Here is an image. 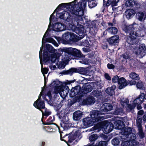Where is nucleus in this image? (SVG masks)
<instances>
[{
    "mask_svg": "<svg viewBox=\"0 0 146 146\" xmlns=\"http://www.w3.org/2000/svg\"><path fill=\"white\" fill-rule=\"evenodd\" d=\"M92 90V86L88 83L83 84L80 83V85L72 87L70 90L69 96L70 98H74L70 100V105L72 106L76 102H80L84 95L90 92Z\"/></svg>",
    "mask_w": 146,
    "mask_h": 146,
    "instance_id": "obj_1",
    "label": "nucleus"
},
{
    "mask_svg": "<svg viewBox=\"0 0 146 146\" xmlns=\"http://www.w3.org/2000/svg\"><path fill=\"white\" fill-rule=\"evenodd\" d=\"M102 115L101 112L98 110H93L91 111L90 117L88 116L82 119V123L78 122L77 126L80 129H85L93 125L94 126L99 122L103 120L104 118L100 116Z\"/></svg>",
    "mask_w": 146,
    "mask_h": 146,
    "instance_id": "obj_2",
    "label": "nucleus"
},
{
    "mask_svg": "<svg viewBox=\"0 0 146 146\" xmlns=\"http://www.w3.org/2000/svg\"><path fill=\"white\" fill-rule=\"evenodd\" d=\"M136 23L134 22L129 25H123L122 26L123 31L127 34L129 35L125 37L126 42L130 45L136 44L137 43V37L139 36L138 34L135 31V25H137Z\"/></svg>",
    "mask_w": 146,
    "mask_h": 146,
    "instance_id": "obj_3",
    "label": "nucleus"
},
{
    "mask_svg": "<svg viewBox=\"0 0 146 146\" xmlns=\"http://www.w3.org/2000/svg\"><path fill=\"white\" fill-rule=\"evenodd\" d=\"M102 121L99 122L92 128L93 130L99 132L102 129H104L106 133L110 132L114 128L112 122L108 120Z\"/></svg>",
    "mask_w": 146,
    "mask_h": 146,
    "instance_id": "obj_4",
    "label": "nucleus"
},
{
    "mask_svg": "<svg viewBox=\"0 0 146 146\" xmlns=\"http://www.w3.org/2000/svg\"><path fill=\"white\" fill-rule=\"evenodd\" d=\"M45 50H44L42 54V62L44 64L50 62V57L49 53H51V55L55 51V49L51 45L49 44H46Z\"/></svg>",
    "mask_w": 146,
    "mask_h": 146,
    "instance_id": "obj_5",
    "label": "nucleus"
},
{
    "mask_svg": "<svg viewBox=\"0 0 146 146\" xmlns=\"http://www.w3.org/2000/svg\"><path fill=\"white\" fill-rule=\"evenodd\" d=\"M76 16L75 19L77 22V25L76 26L74 31L79 36H81V37L83 38L85 35L84 28L83 25L80 24L79 23L84 24L83 19H84V18L82 17L83 16H82V19L81 20L80 19H78L77 15Z\"/></svg>",
    "mask_w": 146,
    "mask_h": 146,
    "instance_id": "obj_6",
    "label": "nucleus"
},
{
    "mask_svg": "<svg viewBox=\"0 0 146 146\" xmlns=\"http://www.w3.org/2000/svg\"><path fill=\"white\" fill-rule=\"evenodd\" d=\"M76 6H74L73 3H65L60 4L55 10V11L57 10H60L62 8H66L68 9L69 11L72 14L78 16L77 11L76 10Z\"/></svg>",
    "mask_w": 146,
    "mask_h": 146,
    "instance_id": "obj_7",
    "label": "nucleus"
},
{
    "mask_svg": "<svg viewBox=\"0 0 146 146\" xmlns=\"http://www.w3.org/2000/svg\"><path fill=\"white\" fill-rule=\"evenodd\" d=\"M64 52L77 58H85V55L81 53L80 50L75 48L72 47L65 48Z\"/></svg>",
    "mask_w": 146,
    "mask_h": 146,
    "instance_id": "obj_8",
    "label": "nucleus"
},
{
    "mask_svg": "<svg viewBox=\"0 0 146 146\" xmlns=\"http://www.w3.org/2000/svg\"><path fill=\"white\" fill-rule=\"evenodd\" d=\"M86 72V68L82 67L71 68L67 70L63 71L62 74L64 75L70 74L72 75L73 73H78L80 74H84Z\"/></svg>",
    "mask_w": 146,
    "mask_h": 146,
    "instance_id": "obj_9",
    "label": "nucleus"
},
{
    "mask_svg": "<svg viewBox=\"0 0 146 146\" xmlns=\"http://www.w3.org/2000/svg\"><path fill=\"white\" fill-rule=\"evenodd\" d=\"M59 82L54 81L51 83V85L53 87H54V91L55 92H60V90H67L69 91L70 89L68 86L66 85L65 84V85H62L61 86L59 85Z\"/></svg>",
    "mask_w": 146,
    "mask_h": 146,
    "instance_id": "obj_10",
    "label": "nucleus"
},
{
    "mask_svg": "<svg viewBox=\"0 0 146 146\" xmlns=\"http://www.w3.org/2000/svg\"><path fill=\"white\" fill-rule=\"evenodd\" d=\"M65 48L58 49V51L56 53L55 52L54 53H52L51 55V61L52 63H55L57 62L56 63V65H58V63L57 62L58 61L59 59V57L61 55L62 52H64Z\"/></svg>",
    "mask_w": 146,
    "mask_h": 146,
    "instance_id": "obj_11",
    "label": "nucleus"
},
{
    "mask_svg": "<svg viewBox=\"0 0 146 146\" xmlns=\"http://www.w3.org/2000/svg\"><path fill=\"white\" fill-rule=\"evenodd\" d=\"M41 95L38 96V99L34 102L33 104L34 107L40 111L45 108L44 101L42 100Z\"/></svg>",
    "mask_w": 146,
    "mask_h": 146,
    "instance_id": "obj_12",
    "label": "nucleus"
},
{
    "mask_svg": "<svg viewBox=\"0 0 146 146\" xmlns=\"http://www.w3.org/2000/svg\"><path fill=\"white\" fill-rule=\"evenodd\" d=\"M114 128L115 129L122 130L125 128V124L122 121L115 119L112 121Z\"/></svg>",
    "mask_w": 146,
    "mask_h": 146,
    "instance_id": "obj_13",
    "label": "nucleus"
},
{
    "mask_svg": "<svg viewBox=\"0 0 146 146\" xmlns=\"http://www.w3.org/2000/svg\"><path fill=\"white\" fill-rule=\"evenodd\" d=\"M66 29V26L60 23H57L53 26V31L56 32L62 31Z\"/></svg>",
    "mask_w": 146,
    "mask_h": 146,
    "instance_id": "obj_14",
    "label": "nucleus"
},
{
    "mask_svg": "<svg viewBox=\"0 0 146 146\" xmlns=\"http://www.w3.org/2000/svg\"><path fill=\"white\" fill-rule=\"evenodd\" d=\"M130 78L132 79L131 81L128 80L130 86L135 85L136 84L135 80H138L139 79V77L138 74L134 72H131L129 74Z\"/></svg>",
    "mask_w": 146,
    "mask_h": 146,
    "instance_id": "obj_15",
    "label": "nucleus"
},
{
    "mask_svg": "<svg viewBox=\"0 0 146 146\" xmlns=\"http://www.w3.org/2000/svg\"><path fill=\"white\" fill-rule=\"evenodd\" d=\"M95 102V98L93 96L89 95L86 99L83 100L82 104L83 105H90L94 104Z\"/></svg>",
    "mask_w": 146,
    "mask_h": 146,
    "instance_id": "obj_16",
    "label": "nucleus"
},
{
    "mask_svg": "<svg viewBox=\"0 0 146 146\" xmlns=\"http://www.w3.org/2000/svg\"><path fill=\"white\" fill-rule=\"evenodd\" d=\"M119 0H103V6L104 7H107L110 5L112 7L117 6Z\"/></svg>",
    "mask_w": 146,
    "mask_h": 146,
    "instance_id": "obj_17",
    "label": "nucleus"
},
{
    "mask_svg": "<svg viewBox=\"0 0 146 146\" xmlns=\"http://www.w3.org/2000/svg\"><path fill=\"white\" fill-rule=\"evenodd\" d=\"M125 1V5L128 7L133 8L138 7L139 4L137 1L134 0H124Z\"/></svg>",
    "mask_w": 146,
    "mask_h": 146,
    "instance_id": "obj_18",
    "label": "nucleus"
},
{
    "mask_svg": "<svg viewBox=\"0 0 146 146\" xmlns=\"http://www.w3.org/2000/svg\"><path fill=\"white\" fill-rule=\"evenodd\" d=\"M119 36L118 35H114L107 39V41L109 44L111 46H115L118 42Z\"/></svg>",
    "mask_w": 146,
    "mask_h": 146,
    "instance_id": "obj_19",
    "label": "nucleus"
},
{
    "mask_svg": "<svg viewBox=\"0 0 146 146\" xmlns=\"http://www.w3.org/2000/svg\"><path fill=\"white\" fill-rule=\"evenodd\" d=\"M118 83L119 86L118 88L119 89H122L129 84V82H127L126 79L123 77H121L119 78Z\"/></svg>",
    "mask_w": 146,
    "mask_h": 146,
    "instance_id": "obj_20",
    "label": "nucleus"
},
{
    "mask_svg": "<svg viewBox=\"0 0 146 146\" xmlns=\"http://www.w3.org/2000/svg\"><path fill=\"white\" fill-rule=\"evenodd\" d=\"M42 48L41 47L39 51V58L40 59V63L41 65V72L43 74H46L49 70L48 68H43V65L42 64Z\"/></svg>",
    "mask_w": 146,
    "mask_h": 146,
    "instance_id": "obj_21",
    "label": "nucleus"
},
{
    "mask_svg": "<svg viewBox=\"0 0 146 146\" xmlns=\"http://www.w3.org/2000/svg\"><path fill=\"white\" fill-rule=\"evenodd\" d=\"M113 106L111 104L105 103L103 104L100 109L101 111H108L111 110Z\"/></svg>",
    "mask_w": 146,
    "mask_h": 146,
    "instance_id": "obj_22",
    "label": "nucleus"
},
{
    "mask_svg": "<svg viewBox=\"0 0 146 146\" xmlns=\"http://www.w3.org/2000/svg\"><path fill=\"white\" fill-rule=\"evenodd\" d=\"M135 13V11L133 9H127L125 12V15L127 19L129 20L132 18Z\"/></svg>",
    "mask_w": 146,
    "mask_h": 146,
    "instance_id": "obj_23",
    "label": "nucleus"
},
{
    "mask_svg": "<svg viewBox=\"0 0 146 146\" xmlns=\"http://www.w3.org/2000/svg\"><path fill=\"white\" fill-rule=\"evenodd\" d=\"M146 52V48L144 44L140 45L139 48L135 51V54L137 55H142L143 53Z\"/></svg>",
    "mask_w": 146,
    "mask_h": 146,
    "instance_id": "obj_24",
    "label": "nucleus"
},
{
    "mask_svg": "<svg viewBox=\"0 0 146 146\" xmlns=\"http://www.w3.org/2000/svg\"><path fill=\"white\" fill-rule=\"evenodd\" d=\"M47 31L45 33L42 40V46L41 47L42 48V46H44L45 45V43L46 42H48L50 43H53V42H54V39L51 37L47 38H46V35L47 34Z\"/></svg>",
    "mask_w": 146,
    "mask_h": 146,
    "instance_id": "obj_25",
    "label": "nucleus"
},
{
    "mask_svg": "<svg viewBox=\"0 0 146 146\" xmlns=\"http://www.w3.org/2000/svg\"><path fill=\"white\" fill-rule=\"evenodd\" d=\"M60 125L63 130H67L70 128V123L68 120H62Z\"/></svg>",
    "mask_w": 146,
    "mask_h": 146,
    "instance_id": "obj_26",
    "label": "nucleus"
},
{
    "mask_svg": "<svg viewBox=\"0 0 146 146\" xmlns=\"http://www.w3.org/2000/svg\"><path fill=\"white\" fill-rule=\"evenodd\" d=\"M82 113L81 111H77L73 113V118L75 121H78L81 118Z\"/></svg>",
    "mask_w": 146,
    "mask_h": 146,
    "instance_id": "obj_27",
    "label": "nucleus"
},
{
    "mask_svg": "<svg viewBox=\"0 0 146 146\" xmlns=\"http://www.w3.org/2000/svg\"><path fill=\"white\" fill-rule=\"evenodd\" d=\"M70 38L69 42H76L78 41V40L76 35L72 33H70Z\"/></svg>",
    "mask_w": 146,
    "mask_h": 146,
    "instance_id": "obj_28",
    "label": "nucleus"
},
{
    "mask_svg": "<svg viewBox=\"0 0 146 146\" xmlns=\"http://www.w3.org/2000/svg\"><path fill=\"white\" fill-rule=\"evenodd\" d=\"M115 87L112 86L111 87L107 88L106 90V92L109 96H113L115 93L114 89Z\"/></svg>",
    "mask_w": 146,
    "mask_h": 146,
    "instance_id": "obj_29",
    "label": "nucleus"
},
{
    "mask_svg": "<svg viewBox=\"0 0 146 146\" xmlns=\"http://www.w3.org/2000/svg\"><path fill=\"white\" fill-rule=\"evenodd\" d=\"M55 117L54 115L52 117L51 116H50L49 118L46 120V122H45V123H43V124L44 125H49L56 124L53 123V122L55 120Z\"/></svg>",
    "mask_w": 146,
    "mask_h": 146,
    "instance_id": "obj_30",
    "label": "nucleus"
},
{
    "mask_svg": "<svg viewBox=\"0 0 146 146\" xmlns=\"http://www.w3.org/2000/svg\"><path fill=\"white\" fill-rule=\"evenodd\" d=\"M47 96H48L49 100L48 102V104H50V105H53V104H54L55 102V101L54 100H52V94H51V91H49L47 93V94H46Z\"/></svg>",
    "mask_w": 146,
    "mask_h": 146,
    "instance_id": "obj_31",
    "label": "nucleus"
},
{
    "mask_svg": "<svg viewBox=\"0 0 146 146\" xmlns=\"http://www.w3.org/2000/svg\"><path fill=\"white\" fill-rule=\"evenodd\" d=\"M144 100L142 97L140 96V94L139 96L138 97L135 99L133 101V102L136 105L138 104H142Z\"/></svg>",
    "mask_w": 146,
    "mask_h": 146,
    "instance_id": "obj_32",
    "label": "nucleus"
},
{
    "mask_svg": "<svg viewBox=\"0 0 146 146\" xmlns=\"http://www.w3.org/2000/svg\"><path fill=\"white\" fill-rule=\"evenodd\" d=\"M138 134L139 135L140 138L143 139L145 137V134L144 133L142 127L138 128Z\"/></svg>",
    "mask_w": 146,
    "mask_h": 146,
    "instance_id": "obj_33",
    "label": "nucleus"
},
{
    "mask_svg": "<svg viewBox=\"0 0 146 146\" xmlns=\"http://www.w3.org/2000/svg\"><path fill=\"white\" fill-rule=\"evenodd\" d=\"M124 129V135L126 136H129L132 132V129L130 127H125Z\"/></svg>",
    "mask_w": 146,
    "mask_h": 146,
    "instance_id": "obj_34",
    "label": "nucleus"
},
{
    "mask_svg": "<svg viewBox=\"0 0 146 146\" xmlns=\"http://www.w3.org/2000/svg\"><path fill=\"white\" fill-rule=\"evenodd\" d=\"M54 125H56L58 129L59 132L60 134V139L61 140L66 135L67 133H65L66 131H65V130L61 131V129L56 124H54Z\"/></svg>",
    "mask_w": 146,
    "mask_h": 146,
    "instance_id": "obj_35",
    "label": "nucleus"
},
{
    "mask_svg": "<svg viewBox=\"0 0 146 146\" xmlns=\"http://www.w3.org/2000/svg\"><path fill=\"white\" fill-rule=\"evenodd\" d=\"M69 91L66 90H60V92H55L56 93H59L60 94L61 96L63 98H65L68 95Z\"/></svg>",
    "mask_w": 146,
    "mask_h": 146,
    "instance_id": "obj_36",
    "label": "nucleus"
},
{
    "mask_svg": "<svg viewBox=\"0 0 146 146\" xmlns=\"http://www.w3.org/2000/svg\"><path fill=\"white\" fill-rule=\"evenodd\" d=\"M112 144L114 146H116L120 143L119 139V138L115 137L112 139L111 141Z\"/></svg>",
    "mask_w": 146,
    "mask_h": 146,
    "instance_id": "obj_37",
    "label": "nucleus"
},
{
    "mask_svg": "<svg viewBox=\"0 0 146 146\" xmlns=\"http://www.w3.org/2000/svg\"><path fill=\"white\" fill-rule=\"evenodd\" d=\"M142 120V118L141 117L137 115L136 122V125L137 128L142 127L141 124Z\"/></svg>",
    "mask_w": 146,
    "mask_h": 146,
    "instance_id": "obj_38",
    "label": "nucleus"
},
{
    "mask_svg": "<svg viewBox=\"0 0 146 146\" xmlns=\"http://www.w3.org/2000/svg\"><path fill=\"white\" fill-rule=\"evenodd\" d=\"M102 92L100 91H99L98 90H94L92 92V94L93 96L97 98H98L101 96Z\"/></svg>",
    "mask_w": 146,
    "mask_h": 146,
    "instance_id": "obj_39",
    "label": "nucleus"
},
{
    "mask_svg": "<svg viewBox=\"0 0 146 146\" xmlns=\"http://www.w3.org/2000/svg\"><path fill=\"white\" fill-rule=\"evenodd\" d=\"M108 29L112 34L115 35L117 33L118 30L116 27H109Z\"/></svg>",
    "mask_w": 146,
    "mask_h": 146,
    "instance_id": "obj_40",
    "label": "nucleus"
},
{
    "mask_svg": "<svg viewBox=\"0 0 146 146\" xmlns=\"http://www.w3.org/2000/svg\"><path fill=\"white\" fill-rule=\"evenodd\" d=\"M70 33V32H67L63 34L62 35L63 38L67 41V42H68V41L69 42Z\"/></svg>",
    "mask_w": 146,
    "mask_h": 146,
    "instance_id": "obj_41",
    "label": "nucleus"
},
{
    "mask_svg": "<svg viewBox=\"0 0 146 146\" xmlns=\"http://www.w3.org/2000/svg\"><path fill=\"white\" fill-rule=\"evenodd\" d=\"M44 109L45 110L44 112L42 110H41L40 111L42 112V117H46L51 114V111H48L47 108H45V109Z\"/></svg>",
    "mask_w": 146,
    "mask_h": 146,
    "instance_id": "obj_42",
    "label": "nucleus"
},
{
    "mask_svg": "<svg viewBox=\"0 0 146 146\" xmlns=\"http://www.w3.org/2000/svg\"><path fill=\"white\" fill-rule=\"evenodd\" d=\"M144 15L143 12H139L136 14V17L139 21H142Z\"/></svg>",
    "mask_w": 146,
    "mask_h": 146,
    "instance_id": "obj_43",
    "label": "nucleus"
},
{
    "mask_svg": "<svg viewBox=\"0 0 146 146\" xmlns=\"http://www.w3.org/2000/svg\"><path fill=\"white\" fill-rule=\"evenodd\" d=\"M136 84L137 88L138 89L144 90L145 88L144 87V84L141 81H139Z\"/></svg>",
    "mask_w": 146,
    "mask_h": 146,
    "instance_id": "obj_44",
    "label": "nucleus"
},
{
    "mask_svg": "<svg viewBox=\"0 0 146 146\" xmlns=\"http://www.w3.org/2000/svg\"><path fill=\"white\" fill-rule=\"evenodd\" d=\"M108 143L105 141H98L95 146H107Z\"/></svg>",
    "mask_w": 146,
    "mask_h": 146,
    "instance_id": "obj_45",
    "label": "nucleus"
},
{
    "mask_svg": "<svg viewBox=\"0 0 146 146\" xmlns=\"http://www.w3.org/2000/svg\"><path fill=\"white\" fill-rule=\"evenodd\" d=\"M98 137L97 135L94 134L91 135L89 137V140L91 142L94 141L96 140Z\"/></svg>",
    "mask_w": 146,
    "mask_h": 146,
    "instance_id": "obj_46",
    "label": "nucleus"
},
{
    "mask_svg": "<svg viewBox=\"0 0 146 146\" xmlns=\"http://www.w3.org/2000/svg\"><path fill=\"white\" fill-rule=\"evenodd\" d=\"M75 139H76L73 134L70 133L68 134V142L70 143H72Z\"/></svg>",
    "mask_w": 146,
    "mask_h": 146,
    "instance_id": "obj_47",
    "label": "nucleus"
},
{
    "mask_svg": "<svg viewBox=\"0 0 146 146\" xmlns=\"http://www.w3.org/2000/svg\"><path fill=\"white\" fill-rule=\"evenodd\" d=\"M40 95H41V96L42 97V99L46 101L48 103L49 100L46 98V96H47L43 90H42L38 96H39Z\"/></svg>",
    "mask_w": 146,
    "mask_h": 146,
    "instance_id": "obj_48",
    "label": "nucleus"
},
{
    "mask_svg": "<svg viewBox=\"0 0 146 146\" xmlns=\"http://www.w3.org/2000/svg\"><path fill=\"white\" fill-rule=\"evenodd\" d=\"M81 45L86 47H89L90 45L87 40H84L81 42Z\"/></svg>",
    "mask_w": 146,
    "mask_h": 146,
    "instance_id": "obj_49",
    "label": "nucleus"
},
{
    "mask_svg": "<svg viewBox=\"0 0 146 146\" xmlns=\"http://www.w3.org/2000/svg\"><path fill=\"white\" fill-rule=\"evenodd\" d=\"M66 26V29H71V30H74L75 29V27H76V26L74 25V24H72L70 23H67Z\"/></svg>",
    "mask_w": 146,
    "mask_h": 146,
    "instance_id": "obj_50",
    "label": "nucleus"
},
{
    "mask_svg": "<svg viewBox=\"0 0 146 146\" xmlns=\"http://www.w3.org/2000/svg\"><path fill=\"white\" fill-rule=\"evenodd\" d=\"M136 106V104L133 102L132 105L131 104H128L127 105V108L130 111H131L134 109L135 107Z\"/></svg>",
    "mask_w": 146,
    "mask_h": 146,
    "instance_id": "obj_51",
    "label": "nucleus"
},
{
    "mask_svg": "<svg viewBox=\"0 0 146 146\" xmlns=\"http://www.w3.org/2000/svg\"><path fill=\"white\" fill-rule=\"evenodd\" d=\"M74 136L76 139H80L81 137H80L81 136V133L78 130H77L75 131L74 134H73Z\"/></svg>",
    "mask_w": 146,
    "mask_h": 146,
    "instance_id": "obj_52",
    "label": "nucleus"
},
{
    "mask_svg": "<svg viewBox=\"0 0 146 146\" xmlns=\"http://www.w3.org/2000/svg\"><path fill=\"white\" fill-rule=\"evenodd\" d=\"M133 137L134 138H135V139H133L130 140V141H129L130 142L129 146H136V141L135 140V136H133Z\"/></svg>",
    "mask_w": 146,
    "mask_h": 146,
    "instance_id": "obj_53",
    "label": "nucleus"
},
{
    "mask_svg": "<svg viewBox=\"0 0 146 146\" xmlns=\"http://www.w3.org/2000/svg\"><path fill=\"white\" fill-rule=\"evenodd\" d=\"M121 110L119 108H116L113 112V114L114 115H118L121 112Z\"/></svg>",
    "mask_w": 146,
    "mask_h": 146,
    "instance_id": "obj_54",
    "label": "nucleus"
},
{
    "mask_svg": "<svg viewBox=\"0 0 146 146\" xmlns=\"http://www.w3.org/2000/svg\"><path fill=\"white\" fill-rule=\"evenodd\" d=\"M58 11H57V15H59L58 17L61 19H64V16L65 13L63 12L60 13H58Z\"/></svg>",
    "mask_w": 146,
    "mask_h": 146,
    "instance_id": "obj_55",
    "label": "nucleus"
},
{
    "mask_svg": "<svg viewBox=\"0 0 146 146\" xmlns=\"http://www.w3.org/2000/svg\"><path fill=\"white\" fill-rule=\"evenodd\" d=\"M130 142L128 141H122V142L121 143L122 146H129Z\"/></svg>",
    "mask_w": 146,
    "mask_h": 146,
    "instance_id": "obj_56",
    "label": "nucleus"
},
{
    "mask_svg": "<svg viewBox=\"0 0 146 146\" xmlns=\"http://www.w3.org/2000/svg\"><path fill=\"white\" fill-rule=\"evenodd\" d=\"M101 137L103 139L106 141H106L107 142L110 140L109 137L108 136L105 134H102L101 135Z\"/></svg>",
    "mask_w": 146,
    "mask_h": 146,
    "instance_id": "obj_57",
    "label": "nucleus"
},
{
    "mask_svg": "<svg viewBox=\"0 0 146 146\" xmlns=\"http://www.w3.org/2000/svg\"><path fill=\"white\" fill-rule=\"evenodd\" d=\"M119 79V77L117 75L114 76L112 79V82L113 83H116L118 82Z\"/></svg>",
    "mask_w": 146,
    "mask_h": 146,
    "instance_id": "obj_58",
    "label": "nucleus"
},
{
    "mask_svg": "<svg viewBox=\"0 0 146 146\" xmlns=\"http://www.w3.org/2000/svg\"><path fill=\"white\" fill-rule=\"evenodd\" d=\"M68 134H66V135L63 138L60 140L62 141H63L65 142L66 143H68Z\"/></svg>",
    "mask_w": 146,
    "mask_h": 146,
    "instance_id": "obj_59",
    "label": "nucleus"
},
{
    "mask_svg": "<svg viewBox=\"0 0 146 146\" xmlns=\"http://www.w3.org/2000/svg\"><path fill=\"white\" fill-rule=\"evenodd\" d=\"M97 5V3L94 2H90L89 3L88 6L90 8H92Z\"/></svg>",
    "mask_w": 146,
    "mask_h": 146,
    "instance_id": "obj_60",
    "label": "nucleus"
},
{
    "mask_svg": "<svg viewBox=\"0 0 146 146\" xmlns=\"http://www.w3.org/2000/svg\"><path fill=\"white\" fill-rule=\"evenodd\" d=\"M128 100L127 99L125 100L124 101L121 100V104L122 106L124 107L125 105H128Z\"/></svg>",
    "mask_w": 146,
    "mask_h": 146,
    "instance_id": "obj_61",
    "label": "nucleus"
},
{
    "mask_svg": "<svg viewBox=\"0 0 146 146\" xmlns=\"http://www.w3.org/2000/svg\"><path fill=\"white\" fill-rule=\"evenodd\" d=\"M107 67L109 69H112L115 68V66L113 64L109 63L107 65Z\"/></svg>",
    "mask_w": 146,
    "mask_h": 146,
    "instance_id": "obj_62",
    "label": "nucleus"
},
{
    "mask_svg": "<svg viewBox=\"0 0 146 146\" xmlns=\"http://www.w3.org/2000/svg\"><path fill=\"white\" fill-rule=\"evenodd\" d=\"M55 11H54V13L51 15L50 17V23L52 21H54V19L55 18V17L53 15V14Z\"/></svg>",
    "mask_w": 146,
    "mask_h": 146,
    "instance_id": "obj_63",
    "label": "nucleus"
},
{
    "mask_svg": "<svg viewBox=\"0 0 146 146\" xmlns=\"http://www.w3.org/2000/svg\"><path fill=\"white\" fill-rule=\"evenodd\" d=\"M76 80L75 79L70 80H67L65 82V84L66 85L70 84L71 83L74 82Z\"/></svg>",
    "mask_w": 146,
    "mask_h": 146,
    "instance_id": "obj_64",
    "label": "nucleus"
}]
</instances>
